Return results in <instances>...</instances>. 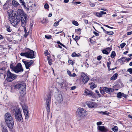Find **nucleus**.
<instances>
[{
    "instance_id": "nucleus-45",
    "label": "nucleus",
    "mask_w": 132,
    "mask_h": 132,
    "mask_svg": "<svg viewBox=\"0 0 132 132\" xmlns=\"http://www.w3.org/2000/svg\"><path fill=\"white\" fill-rule=\"evenodd\" d=\"M67 73L70 76V77L71 76V72L70 71H69L68 70H67Z\"/></svg>"
},
{
    "instance_id": "nucleus-3",
    "label": "nucleus",
    "mask_w": 132,
    "mask_h": 132,
    "mask_svg": "<svg viewBox=\"0 0 132 132\" xmlns=\"http://www.w3.org/2000/svg\"><path fill=\"white\" fill-rule=\"evenodd\" d=\"M13 109L14 111L13 113L14 114L16 120L17 121L19 122H22L23 119L20 109L17 108L15 107H14Z\"/></svg>"
},
{
    "instance_id": "nucleus-63",
    "label": "nucleus",
    "mask_w": 132,
    "mask_h": 132,
    "mask_svg": "<svg viewBox=\"0 0 132 132\" xmlns=\"http://www.w3.org/2000/svg\"><path fill=\"white\" fill-rule=\"evenodd\" d=\"M14 67H13V66L12 65H10V68L13 69V68Z\"/></svg>"
},
{
    "instance_id": "nucleus-60",
    "label": "nucleus",
    "mask_w": 132,
    "mask_h": 132,
    "mask_svg": "<svg viewBox=\"0 0 132 132\" xmlns=\"http://www.w3.org/2000/svg\"><path fill=\"white\" fill-rule=\"evenodd\" d=\"M100 10H103L105 11H107V10L106 9H104L103 8H101L100 9Z\"/></svg>"
},
{
    "instance_id": "nucleus-24",
    "label": "nucleus",
    "mask_w": 132,
    "mask_h": 132,
    "mask_svg": "<svg viewBox=\"0 0 132 132\" xmlns=\"http://www.w3.org/2000/svg\"><path fill=\"white\" fill-rule=\"evenodd\" d=\"M118 75V74L117 73L115 74L110 78V79L112 80H116L117 78Z\"/></svg>"
},
{
    "instance_id": "nucleus-5",
    "label": "nucleus",
    "mask_w": 132,
    "mask_h": 132,
    "mask_svg": "<svg viewBox=\"0 0 132 132\" xmlns=\"http://www.w3.org/2000/svg\"><path fill=\"white\" fill-rule=\"evenodd\" d=\"M87 112L85 109L82 108L78 109L77 111L76 114L78 117L83 118L87 114Z\"/></svg>"
},
{
    "instance_id": "nucleus-7",
    "label": "nucleus",
    "mask_w": 132,
    "mask_h": 132,
    "mask_svg": "<svg viewBox=\"0 0 132 132\" xmlns=\"http://www.w3.org/2000/svg\"><path fill=\"white\" fill-rule=\"evenodd\" d=\"M16 77V75L12 73L9 70L7 71L6 80L8 82H12Z\"/></svg>"
},
{
    "instance_id": "nucleus-47",
    "label": "nucleus",
    "mask_w": 132,
    "mask_h": 132,
    "mask_svg": "<svg viewBox=\"0 0 132 132\" xmlns=\"http://www.w3.org/2000/svg\"><path fill=\"white\" fill-rule=\"evenodd\" d=\"M122 96H123V97L125 98H127V95H126V94H124L123 93H122Z\"/></svg>"
},
{
    "instance_id": "nucleus-57",
    "label": "nucleus",
    "mask_w": 132,
    "mask_h": 132,
    "mask_svg": "<svg viewBox=\"0 0 132 132\" xmlns=\"http://www.w3.org/2000/svg\"><path fill=\"white\" fill-rule=\"evenodd\" d=\"M130 60H131V59L130 58H128V59L126 58V59H125V60L126 61H127V62L129 61Z\"/></svg>"
},
{
    "instance_id": "nucleus-30",
    "label": "nucleus",
    "mask_w": 132,
    "mask_h": 132,
    "mask_svg": "<svg viewBox=\"0 0 132 132\" xmlns=\"http://www.w3.org/2000/svg\"><path fill=\"white\" fill-rule=\"evenodd\" d=\"M94 15L97 17H100L102 16L100 12L94 13Z\"/></svg>"
},
{
    "instance_id": "nucleus-27",
    "label": "nucleus",
    "mask_w": 132,
    "mask_h": 132,
    "mask_svg": "<svg viewBox=\"0 0 132 132\" xmlns=\"http://www.w3.org/2000/svg\"><path fill=\"white\" fill-rule=\"evenodd\" d=\"M126 59V57H122L119 60L120 61V63L121 64H122L124 62H125Z\"/></svg>"
},
{
    "instance_id": "nucleus-64",
    "label": "nucleus",
    "mask_w": 132,
    "mask_h": 132,
    "mask_svg": "<svg viewBox=\"0 0 132 132\" xmlns=\"http://www.w3.org/2000/svg\"><path fill=\"white\" fill-rule=\"evenodd\" d=\"M75 39H79V37L77 36H76L75 37Z\"/></svg>"
},
{
    "instance_id": "nucleus-53",
    "label": "nucleus",
    "mask_w": 132,
    "mask_h": 132,
    "mask_svg": "<svg viewBox=\"0 0 132 132\" xmlns=\"http://www.w3.org/2000/svg\"><path fill=\"white\" fill-rule=\"evenodd\" d=\"M95 92L98 95L99 97H100L101 96V95L99 93L98 91L97 90H96L95 91Z\"/></svg>"
},
{
    "instance_id": "nucleus-13",
    "label": "nucleus",
    "mask_w": 132,
    "mask_h": 132,
    "mask_svg": "<svg viewBox=\"0 0 132 132\" xmlns=\"http://www.w3.org/2000/svg\"><path fill=\"white\" fill-rule=\"evenodd\" d=\"M81 77L83 82L84 84L87 83L89 80L88 77L84 73H82L81 74Z\"/></svg>"
},
{
    "instance_id": "nucleus-18",
    "label": "nucleus",
    "mask_w": 132,
    "mask_h": 132,
    "mask_svg": "<svg viewBox=\"0 0 132 132\" xmlns=\"http://www.w3.org/2000/svg\"><path fill=\"white\" fill-rule=\"evenodd\" d=\"M21 26L23 27H25L27 22V18H24L23 17H22L21 19Z\"/></svg>"
},
{
    "instance_id": "nucleus-41",
    "label": "nucleus",
    "mask_w": 132,
    "mask_h": 132,
    "mask_svg": "<svg viewBox=\"0 0 132 132\" xmlns=\"http://www.w3.org/2000/svg\"><path fill=\"white\" fill-rule=\"evenodd\" d=\"M45 9H47L49 8V6L48 4L47 3L45 4L44 6Z\"/></svg>"
},
{
    "instance_id": "nucleus-55",
    "label": "nucleus",
    "mask_w": 132,
    "mask_h": 132,
    "mask_svg": "<svg viewBox=\"0 0 132 132\" xmlns=\"http://www.w3.org/2000/svg\"><path fill=\"white\" fill-rule=\"evenodd\" d=\"M102 122H98L97 123V125H101L102 124Z\"/></svg>"
},
{
    "instance_id": "nucleus-49",
    "label": "nucleus",
    "mask_w": 132,
    "mask_h": 132,
    "mask_svg": "<svg viewBox=\"0 0 132 132\" xmlns=\"http://www.w3.org/2000/svg\"><path fill=\"white\" fill-rule=\"evenodd\" d=\"M59 24V22H55L54 24V26L55 27L57 26Z\"/></svg>"
},
{
    "instance_id": "nucleus-31",
    "label": "nucleus",
    "mask_w": 132,
    "mask_h": 132,
    "mask_svg": "<svg viewBox=\"0 0 132 132\" xmlns=\"http://www.w3.org/2000/svg\"><path fill=\"white\" fill-rule=\"evenodd\" d=\"M2 130L3 132H8L7 130L5 127L2 126Z\"/></svg>"
},
{
    "instance_id": "nucleus-42",
    "label": "nucleus",
    "mask_w": 132,
    "mask_h": 132,
    "mask_svg": "<svg viewBox=\"0 0 132 132\" xmlns=\"http://www.w3.org/2000/svg\"><path fill=\"white\" fill-rule=\"evenodd\" d=\"M89 5L91 7H94L95 6V3H93L90 2L89 3Z\"/></svg>"
},
{
    "instance_id": "nucleus-37",
    "label": "nucleus",
    "mask_w": 132,
    "mask_h": 132,
    "mask_svg": "<svg viewBox=\"0 0 132 132\" xmlns=\"http://www.w3.org/2000/svg\"><path fill=\"white\" fill-rule=\"evenodd\" d=\"M45 37L47 39H49L51 38L52 36L50 35H47L45 36Z\"/></svg>"
},
{
    "instance_id": "nucleus-23",
    "label": "nucleus",
    "mask_w": 132,
    "mask_h": 132,
    "mask_svg": "<svg viewBox=\"0 0 132 132\" xmlns=\"http://www.w3.org/2000/svg\"><path fill=\"white\" fill-rule=\"evenodd\" d=\"M19 2L20 3H22V5L24 7V8L26 9H27V10H29V9L27 8L25 5V3L24 2L23 0H19Z\"/></svg>"
},
{
    "instance_id": "nucleus-9",
    "label": "nucleus",
    "mask_w": 132,
    "mask_h": 132,
    "mask_svg": "<svg viewBox=\"0 0 132 132\" xmlns=\"http://www.w3.org/2000/svg\"><path fill=\"white\" fill-rule=\"evenodd\" d=\"M51 98V95H48L47 97L46 102V109L47 111L48 112H49L50 111Z\"/></svg>"
},
{
    "instance_id": "nucleus-6",
    "label": "nucleus",
    "mask_w": 132,
    "mask_h": 132,
    "mask_svg": "<svg viewBox=\"0 0 132 132\" xmlns=\"http://www.w3.org/2000/svg\"><path fill=\"white\" fill-rule=\"evenodd\" d=\"M22 56H25L27 58L33 59L34 58V51L32 50H30L26 53H22L20 54Z\"/></svg>"
},
{
    "instance_id": "nucleus-59",
    "label": "nucleus",
    "mask_w": 132,
    "mask_h": 132,
    "mask_svg": "<svg viewBox=\"0 0 132 132\" xmlns=\"http://www.w3.org/2000/svg\"><path fill=\"white\" fill-rule=\"evenodd\" d=\"M84 22L86 24H87L88 23V21L87 20H84Z\"/></svg>"
},
{
    "instance_id": "nucleus-21",
    "label": "nucleus",
    "mask_w": 132,
    "mask_h": 132,
    "mask_svg": "<svg viewBox=\"0 0 132 132\" xmlns=\"http://www.w3.org/2000/svg\"><path fill=\"white\" fill-rule=\"evenodd\" d=\"M26 119H28L29 117V113L28 111L25 110L23 112Z\"/></svg>"
},
{
    "instance_id": "nucleus-1",
    "label": "nucleus",
    "mask_w": 132,
    "mask_h": 132,
    "mask_svg": "<svg viewBox=\"0 0 132 132\" xmlns=\"http://www.w3.org/2000/svg\"><path fill=\"white\" fill-rule=\"evenodd\" d=\"M5 119L8 127L10 129H12L13 127L14 122L11 113L9 112L6 113L5 115Z\"/></svg>"
},
{
    "instance_id": "nucleus-52",
    "label": "nucleus",
    "mask_w": 132,
    "mask_h": 132,
    "mask_svg": "<svg viewBox=\"0 0 132 132\" xmlns=\"http://www.w3.org/2000/svg\"><path fill=\"white\" fill-rule=\"evenodd\" d=\"M6 30L7 31L9 32H11L12 30L11 29H10V27H9L8 28H7Z\"/></svg>"
},
{
    "instance_id": "nucleus-17",
    "label": "nucleus",
    "mask_w": 132,
    "mask_h": 132,
    "mask_svg": "<svg viewBox=\"0 0 132 132\" xmlns=\"http://www.w3.org/2000/svg\"><path fill=\"white\" fill-rule=\"evenodd\" d=\"M1 65H2V67L0 68V74H1L3 73V71L5 70L6 69V68L5 65L6 66V65L5 64V62H2L1 63H0Z\"/></svg>"
},
{
    "instance_id": "nucleus-51",
    "label": "nucleus",
    "mask_w": 132,
    "mask_h": 132,
    "mask_svg": "<svg viewBox=\"0 0 132 132\" xmlns=\"http://www.w3.org/2000/svg\"><path fill=\"white\" fill-rule=\"evenodd\" d=\"M100 12L101 13V16L102 14H106V12L103 11H101Z\"/></svg>"
},
{
    "instance_id": "nucleus-26",
    "label": "nucleus",
    "mask_w": 132,
    "mask_h": 132,
    "mask_svg": "<svg viewBox=\"0 0 132 132\" xmlns=\"http://www.w3.org/2000/svg\"><path fill=\"white\" fill-rule=\"evenodd\" d=\"M22 107L23 112L25 111V110L28 111V107L25 104H23L22 105Z\"/></svg>"
},
{
    "instance_id": "nucleus-34",
    "label": "nucleus",
    "mask_w": 132,
    "mask_h": 132,
    "mask_svg": "<svg viewBox=\"0 0 132 132\" xmlns=\"http://www.w3.org/2000/svg\"><path fill=\"white\" fill-rule=\"evenodd\" d=\"M97 112L99 113L103 114H108L109 113V112L106 111H105V112H104L103 111H98Z\"/></svg>"
},
{
    "instance_id": "nucleus-33",
    "label": "nucleus",
    "mask_w": 132,
    "mask_h": 132,
    "mask_svg": "<svg viewBox=\"0 0 132 132\" xmlns=\"http://www.w3.org/2000/svg\"><path fill=\"white\" fill-rule=\"evenodd\" d=\"M116 54L115 52L114 51H113L111 54V57L112 58H114L116 56Z\"/></svg>"
},
{
    "instance_id": "nucleus-46",
    "label": "nucleus",
    "mask_w": 132,
    "mask_h": 132,
    "mask_svg": "<svg viewBox=\"0 0 132 132\" xmlns=\"http://www.w3.org/2000/svg\"><path fill=\"white\" fill-rule=\"evenodd\" d=\"M68 62L69 63L72 64V65H73V61L71 60H69Z\"/></svg>"
},
{
    "instance_id": "nucleus-8",
    "label": "nucleus",
    "mask_w": 132,
    "mask_h": 132,
    "mask_svg": "<svg viewBox=\"0 0 132 132\" xmlns=\"http://www.w3.org/2000/svg\"><path fill=\"white\" fill-rule=\"evenodd\" d=\"M22 61L25 65L26 68L27 69H29L30 67L34 63V60H31L29 61H28L24 59H23Z\"/></svg>"
},
{
    "instance_id": "nucleus-2",
    "label": "nucleus",
    "mask_w": 132,
    "mask_h": 132,
    "mask_svg": "<svg viewBox=\"0 0 132 132\" xmlns=\"http://www.w3.org/2000/svg\"><path fill=\"white\" fill-rule=\"evenodd\" d=\"M9 20L10 23L14 26H17L21 20L18 16L16 14L12 13V15L9 14Z\"/></svg>"
},
{
    "instance_id": "nucleus-10",
    "label": "nucleus",
    "mask_w": 132,
    "mask_h": 132,
    "mask_svg": "<svg viewBox=\"0 0 132 132\" xmlns=\"http://www.w3.org/2000/svg\"><path fill=\"white\" fill-rule=\"evenodd\" d=\"M84 95L93 98H94L96 97L95 94L93 92L91 91H89L87 89L85 90Z\"/></svg>"
},
{
    "instance_id": "nucleus-56",
    "label": "nucleus",
    "mask_w": 132,
    "mask_h": 132,
    "mask_svg": "<svg viewBox=\"0 0 132 132\" xmlns=\"http://www.w3.org/2000/svg\"><path fill=\"white\" fill-rule=\"evenodd\" d=\"M69 2V0H64V2L65 3H67Z\"/></svg>"
},
{
    "instance_id": "nucleus-35",
    "label": "nucleus",
    "mask_w": 132,
    "mask_h": 132,
    "mask_svg": "<svg viewBox=\"0 0 132 132\" xmlns=\"http://www.w3.org/2000/svg\"><path fill=\"white\" fill-rule=\"evenodd\" d=\"M122 93L119 92L117 94V97L119 98H121L122 96Z\"/></svg>"
},
{
    "instance_id": "nucleus-43",
    "label": "nucleus",
    "mask_w": 132,
    "mask_h": 132,
    "mask_svg": "<svg viewBox=\"0 0 132 132\" xmlns=\"http://www.w3.org/2000/svg\"><path fill=\"white\" fill-rule=\"evenodd\" d=\"M127 71L129 72L130 74H131L132 73V69L131 68L128 69Z\"/></svg>"
},
{
    "instance_id": "nucleus-32",
    "label": "nucleus",
    "mask_w": 132,
    "mask_h": 132,
    "mask_svg": "<svg viewBox=\"0 0 132 132\" xmlns=\"http://www.w3.org/2000/svg\"><path fill=\"white\" fill-rule=\"evenodd\" d=\"M47 59L49 64L50 65L52 64V60L50 58V57L48 56L47 57Z\"/></svg>"
},
{
    "instance_id": "nucleus-14",
    "label": "nucleus",
    "mask_w": 132,
    "mask_h": 132,
    "mask_svg": "<svg viewBox=\"0 0 132 132\" xmlns=\"http://www.w3.org/2000/svg\"><path fill=\"white\" fill-rule=\"evenodd\" d=\"M87 105L90 108L96 107L97 106L96 104L95 103L90 101L87 103Z\"/></svg>"
},
{
    "instance_id": "nucleus-58",
    "label": "nucleus",
    "mask_w": 132,
    "mask_h": 132,
    "mask_svg": "<svg viewBox=\"0 0 132 132\" xmlns=\"http://www.w3.org/2000/svg\"><path fill=\"white\" fill-rule=\"evenodd\" d=\"M76 76V74L75 73H73L72 75L71 74V77H75Z\"/></svg>"
},
{
    "instance_id": "nucleus-44",
    "label": "nucleus",
    "mask_w": 132,
    "mask_h": 132,
    "mask_svg": "<svg viewBox=\"0 0 132 132\" xmlns=\"http://www.w3.org/2000/svg\"><path fill=\"white\" fill-rule=\"evenodd\" d=\"M70 88V90H73L75 89L76 88V87L75 86H74L71 87Z\"/></svg>"
},
{
    "instance_id": "nucleus-29",
    "label": "nucleus",
    "mask_w": 132,
    "mask_h": 132,
    "mask_svg": "<svg viewBox=\"0 0 132 132\" xmlns=\"http://www.w3.org/2000/svg\"><path fill=\"white\" fill-rule=\"evenodd\" d=\"M112 130L114 132H117L118 130V128L117 126H115L113 128H112Z\"/></svg>"
},
{
    "instance_id": "nucleus-20",
    "label": "nucleus",
    "mask_w": 132,
    "mask_h": 132,
    "mask_svg": "<svg viewBox=\"0 0 132 132\" xmlns=\"http://www.w3.org/2000/svg\"><path fill=\"white\" fill-rule=\"evenodd\" d=\"M57 101L60 103H61L63 101V99L61 95L59 94L58 96L56 97Z\"/></svg>"
},
{
    "instance_id": "nucleus-61",
    "label": "nucleus",
    "mask_w": 132,
    "mask_h": 132,
    "mask_svg": "<svg viewBox=\"0 0 132 132\" xmlns=\"http://www.w3.org/2000/svg\"><path fill=\"white\" fill-rule=\"evenodd\" d=\"M81 30V29L79 28L78 29H76L75 30V31H76V32H77V31H80Z\"/></svg>"
},
{
    "instance_id": "nucleus-28",
    "label": "nucleus",
    "mask_w": 132,
    "mask_h": 132,
    "mask_svg": "<svg viewBox=\"0 0 132 132\" xmlns=\"http://www.w3.org/2000/svg\"><path fill=\"white\" fill-rule=\"evenodd\" d=\"M90 85H91V86L90 87V88L92 89H93L94 88H95L96 87V85L94 84V82H92V83Z\"/></svg>"
},
{
    "instance_id": "nucleus-54",
    "label": "nucleus",
    "mask_w": 132,
    "mask_h": 132,
    "mask_svg": "<svg viewBox=\"0 0 132 132\" xmlns=\"http://www.w3.org/2000/svg\"><path fill=\"white\" fill-rule=\"evenodd\" d=\"M102 58V56H99L97 57V59L98 60H100Z\"/></svg>"
},
{
    "instance_id": "nucleus-12",
    "label": "nucleus",
    "mask_w": 132,
    "mask_h": 132,
    "mask_svg": "<svg viewBox=\"0 0 132 132\" xmlns=\"http://www.w3.org/2000/svg\"><path fill=\"white\" fill-rule=\"evenodd\" d=\"M17 14L19 16H21V18L22 17H23V18H27L26 14L24 13L23 11L21 9L18 10L17 12Z\"/></svg>"
},
{
    "instance_id": "nucleus-38",
    "label": "nucleus",
    "mask_w": 132,
    "mask_h": 132,
    "mask_svg": "<svg viewBox=\"0 0 132 132\" xmlns=\"http://www.w3.org/2000/svg\"><path fill=\"white\" fill-rule=\"evenodd\" d=\"M111 62L110 61L109 62H107V67L108 68V69H109L110 68V65H111Z\"/></svg>"
},
{
    "instance_id": "nucleus-36",
    "label": "nucleus",
    "mask_w": 132,
    "mask_h": 132,
    "mask_svg": "<svg viewBox=\"0 0 132 132\" xmlns=\"http://www.w3.org/2000/svg\"><path fill=\"white\" fill-rule=\"evenodd\" d=\"M72 23L74 25L77 26L79 25V24L77 21L75 20L73 21L72 22Z\"/></svg>"
},
{
    "instance_id": "nucleus-25",
    "label": "nucleus",
    "mask_w": 132,
    "mask_h": 132,
    "mask_svg": "<svg viewBox=\"0 0 132 132\" xmlns=\"http://www.w3.org/2000/svg\"><path fill=\"white\" fill-rule=\"evenodd\" d=\"M71 56L73 57H75L81 56V54L79 53L76 54L75 52L73 53L71 55Z\"/></svg>"
},
{
    "instance_id": "nucleus-16",
    "label": "nucleus",
    "mask_w": 132,
    "mask_h": 132,
    "mask_svg": "<svg viewBox=\"0 0 132 132\" xmlns=\"http://www.w3.org/2000/svg\"><path fill=\"white\" fill-rule=\"evenodd\" d=\"M112 49L111 48L108 47L106 48L103 49L102 51V53L103 54L108 55V54Z\"/></svg>"
},
{
    "instance_id": "nucleus-40",
    "label": "nucleus",
    "mask_w": 132,
    "mask_h": 132,
    "mask_svg": "<svg viewBox=\"0 0 132 132\" xmlns=\"http://www.w3.org/2000/svg\"><path fill=\"white\" fill-rule=\"evenodd\" d=\"M126 45V44L125 43H122L120 45V46L121 48H123Z\"/></svg>"
},
{
    "instance_id": "nucleus-62",
    "label": "nucleus",
    "mask_w": 132,
    "mask_h": 132,
    "mask_svg": "<svg viewBox=\"0 0 132 132\" xmlns=\"http://www.w3.org/2000/svg\"><path fill=\"white\" fill-rule=\"evenodd\" d=\"M28 34H25L24 36L25 37H26L28 36Z\"/></svg>"
},
{
    "instance_id": "nucleus-15",
    "label": "nucleus",
    "mask_w": 132,
    "mask_h": 132,
    "mask_svg": "<svg viewBox=\"0 0 132 132\" xmlns=\"http://www.w3.org/2000/svg\"><path fill=\"white\" fill-rule=\"evenodd\" d=\"M103 90H104L105 92L108 93L110 94L114 91V89L111 88H108L106 87H103Z\"/></svg>"
},
{
    "instance_id": "nucleus-22",
    "label": "nucleus",
    "mask_w": 132,
    "mask_h": 132,
    "mask_svg": "<svg viewBox=\"0 0 132 132\" xmlns=\"http://www.w3.org/2000/svg\"><path fill=\"white\" fill-rule=\"evenodd\" d=\"M12 4L13 6L14 7H16L19 5L18 2L15 0H13L12 1Z\"/></svg>"
},
{
    "instance_id": "nucleus-48",
    "label": "nucleus",
    "mask_w": 132,
    "mask_h": 132,
    "mask_svg": "<svg viewBox=\"0 0 132 132\" xmlns=\"http://www.w3.org/2000/svg\"><path fill=\"white\" fill-rule=\"evenodd\" d=\"M33 25V24H32L31 25V27H30V28L29 29V31L27 32V33H29L30 32H31V31H32V26Z\"/></svg>"
},
{
    "instance_id": "nucleus-11",
    "label": "nucleus",
    "mask_w": 132,
    "mask_h": 132,
    "mask_svg": "<svg viewBox=\"0 0 132 132\" xmlns=\"http://www.w3.org/2000/svg\"><path fill=\"white\" fill-rule=\"evenodd\" d=\"M13 70L16 72L18 73L20 72H22L23 69L20 63H18L17 65L13 68Z\"/></svg>"
},
{
    "instance_id": "nucleus-39",
    "label": "nucleus",
    "mask_w": 132,
    "mask_h": 132,
    "mask_svg": "<svg viewBox=\"0 0 132 132\" xmlns=\"http://www.w3.org/2000/svg\"><path fill=\"white\" fill-rule=\"evenodd\" d=\"M100 93L102 94H103L104 93V92H105L104 90H103V87L101 88H100Z\"/></svg>"
},
{
    "instance_id": "nucleus-50",
    "label": "nucleus",
    "mask_w": 132,
    "mask_h": 132,
    "mask_svg": "<svg viewBox=\"0 0 132 132\" xmlns=\"http://www.w3.org/2000/svg\"><path fill=\"white\" fill-rule=\"evenodd\" d=\"M63 83H58L59 85L60 86V87L61 88H62V87Z\"/></svg>"
},
{
    "instance_id": "nucleus-4",
    "label": "nucleus",
    "mask_w": 132,
    "mask_h": 132,
    "mask_svg": "<svg viewBox=\"0 0 132 132\" xmlns=\"http://www.w3.org/2000/svg\"><path fill=\"white\" fill-rule=\"evenodd\" d=\"M26 87V84L24 82H22L15 85L14 86V89L16 90H19L20 94L22 95L24 93Z\"/></svg>"
},
{
    "instance_id": "nucleus-19",
    "label": "nucleus",
    "mask_w": 132,
    "mask_h": 132,
    "mask_svg": "<svg viewBox=\"0 0 132 132\" xmlns=\"http://www.w3.org/2000/svg\"><path fill=\"white\" fill-rule=\"evenodd\" d=\"M98 129L102 132H106L107 130L104 126H99Z\"/></svg>"
}]
</instances>
